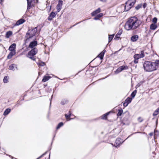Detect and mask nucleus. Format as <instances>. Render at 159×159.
I'll return each instance as SVG.
<instances>
[{
	"label": "nucleus",
	"instance_id": "1",
	"mask_svg": "<svg viewBox=\"0 0 159 159\" xmlns=\"http://www.w3.org/2000/svg\"><path fill=\"white\" fill-rule=\"evenodd\" d=\"M141 23V20L135 17H133L130 18L126 22L125 28L127 30H134L137 28Z\"/></svg>",
	"mask_w": 159,
	"mask_h": 159
},
{
	"label": "nucleus",
	"instance_id": "2",
	"mask_svg": "<svg viewBox=\"0 0 159 159\" xmlns=\"http://www.w3.org/2000/svg\"><path fill=\"white\" fill-rule=\"evenodd\" d=\"M144 70L147 72H151L156 70L154 63L152 62L146 61L143 64Z\"/></svg>",
	"mask_w": 159,
	"mask_h": 159
},
{
	"label": "nucleus",
	"instance_id": "3",
	"mask_svg": "<svg viewBox=\"0 0 159 159\" xmlns=\"http://www.w3.org/2000/svg\"><path fill=\"white\" fill-rule=\"evenodd\" d=\"M37 30L36 28L29 30L25 36V37L26 38V41H29L30 39L35 35L37 32Z\"/></svg>",
	"mask_w": 159,
	"mask_h": 159
},
{
	"label": "nucleus",
	"instance_id": "4",
	"mask_svg": "<svg viewBox=\"0 0 159 159\" xmlns=\"http://www.w3.org/2000/svg\"><path fill=\"white\" fill-rule=\"evenodd\" d=\"M136 0H128L125 6V11H127L130 9L135 4Z\"/></svg>",
	"mask_w": 159,
	"mask_h": 159
},
{
	"label": "nucleus",
	"instance_id": "5",
	"mask_svg": "<svg viewBox=\"0 0 159 159\" xmlns=\"http://www.w3.org/2000/svg\"><path fill=\"white\" fill-rule=\"evenodd\" d=\"M145 56L144 51H142L139 54H135L134 56V61L135 63H137L138 62V60L140 58L143 57Z\"/></svg>",
	"mask_w": 159,
	"mask_h": 159
},
{
	"label": "nucleus",
	"instance_id": "6",
	"mask_svg": "<svg viewBox=\"0 0 159 159\" xmlns=\"http://www.w3.org/2000/svg\"><path fill=\"white\" fill-rule=\"evenodd\" d=\"M37 49L36 48H34L28 52L27 57L32 60H34L35 59L33 56L37 53Z\"/></svg>",
	"mask_w": 159,
	"mask_h": 159
},
{
	"label": "nucleus",
	"instance_id": "7",
	"mask_svg": "<svg viewBox=\"0 0 159 159\" xmlns=\"http://www.w3.org/2000/svg\"><path fill=\"white\" fill-rule=\"evenodd\" d=\"M127 66H122L119 67L115 71V73L116 74H118L120 72L122 71L128 69Z\"/></svg>",
	"mask_w": 159,
	"mask_h": 159
},
{
	"label": "nucleus",
	"instance_id": "8",
	"mask_svg": "<svg viewBox=\"0 0 159 159\" xmlns=\"http://www.w3.org/2000/svg\"><path fill=\"white\" fill-rule=\"evenodd\" d=\"M62 5V1L61 0H59L58 3L56 7V9L57 13L59 12L61 10Z\"/></svg>",
	"mask_w": 159,
	"mask_h": 159
},
{
	"label": "nucleus",
	"instance_id": "9",
	"mask_svg": "<svg viewBox=\"0 0 159 159\" xmlns=\"http://www.w3.org/2000/svg\"><path fill=\"white\" fill-rule=\"evenodd\" d=\"M57 14V12H52L48 17V20L50 21L52 20Z\"/></svg>",
	"mask_w": 159,
	"mask_h": 159
},
{
	"label": "nucleus",
	"instance_id": "10",
	"mask_svg": "<svg viewBox=\"0 0 159 159\" xmlns=\"http://www.w3.org/2000/svg\"><path fill=\"white\" fill-rule=\"evenodd\" d=\"M37 44V42L36 41H34L31 42L29 45V47L31 48H34Z\"/></svg>",
	"mask_w": 159,
	"mask_h": 159
},
{
	"label": "nucleus",
	"instance_id": "11",
	"mask_svg": "<svg viewBox=\"0 0 159 159\" xmlns=\"http://www.w3.org/2000/svg\"><path fill=\"white\" fill-rule=\"evenodd\" d=\"M25 20L24 19H21L17 21L15 25L16 26L20 25L25 22Z\"/></svg>",
	"mask_w": 159,
	"mask_h": 159
},
{
	"label": "nucleus",
	"instance_id": "12",
	"mask_svg": "<svg viewBox=\"0 0 159 159\" xmlns=\"http://www.w3.org/2000/svg\"><path fill=\"white\" fill-rule=\"evenodd\" d=\"M16 44L15 43H13L10 46L9 50L10 51H16Z\"/></svg>",
	"mask_w": 159,
	"mask_h": 159
},
{
	"label": "nucleus",
	"instance_id": "13",
	"mask_svg": "<svg viewBox=\"0 0 159 159\" xmlns=\"http://www.w3.org/2000/svg\"><path fill=\"white\" fill-rule=\"evenodd\" d=\"M123 141L121 139L118 138H117L115 142L116 145V146H118L120 145V144H122L123 143Z\"/></svg>",
	"mask_w": 159,
	"mask_h": 159
},
{
	"label": "nucleus",
	"instance_id": "14",
	"mask_svg": "<svg viewBox=\"0 0 159 159\" xmlns=\"http://www.w3.org/2000/svg\"><path fill=\"white\" fill-rule=\"evenodd\" d=\"M13 34V32L11 31H9L7 32L5 34V37L6 38H9L10 37L12 36Z\"/></svg>",
	"mask_w": 159,
	"mask_h": 159
},
{
	"label": "nucleus",
	"instance_id": "15",
	"mask_svg": "<svg viewBox=\"0 0 159 159\" xmlns=\"http://www.w3.org/2000/svg\"><path fill=\"white\" fill-rule=\"evenodd\" d=\"M16 69H17L16 65L15 64H12L9 66V70H11L13 71L15 70Z\"/></svg>",
	"mask_w": 159,
	"mask_h": 159
},
{
	"label": "nucleus",
	"instance_id": "16",
	"mask_svg": "<svg viewBox=\"0 0 159 159\" xmlns=\"http://www.w3.org/2000/svg\"><path fill=\"white\" fill-rule=\"evenodd\" d=\"M11 52L7 56V58L8 59H11L12 58V57L14 56L16 53V51H10Z\"/></svg>",
	"mask_w": 159,
	"mask_h": 159
},
{
	"label": "nucleus",
	"instance_id": "17",
	"mask_svg": "<svg viewBox=\"0 0 159 159\" xmlns=\"http://www.w3.org/2000/svg\"><path fill=\"white\" fill-rule=\"evenodd\" d=\"M101 11V9L100 8H98L95 11H93L91 13V15L92 16H95L98 13L100 12Z\"/></svg>",
	"mask_w": 159,
	"mask_h": 159
},
{
	"label": "nucleus",
	"instance_id": "18",
	"mask_svg": "<svg viewBox=\"0 0 159 159\" xmlns=\"http://www.w3.org/2000/svg\"><path fill=\"white\" fill-rule=\"evenodd\" d=\"M139 36L137 35H134L131 37V40L133 42H135L137 40Z\"/></svg>",
	"mask_w": 159,
	"mask_h": 159
},
{
	"label": "nucleus",
	"instance_id": "19",
	"mask_svg": "<svg viewBox=\"0 0 159 159\" xmlns=\"http://www.w3.org/2000/svg\"><path fill=\"white\" fill-rule=\"evenodd\" d=\"M106 52V50H104L102 52L100 53L99 55L98 56L101 59H102L103 58V56H104V54Z\"/></svg>",
	"mask_w": 159,
	"mask_h": 159
},
{
	"label": "nucleus",
	"instance_id": "20",
	"mask_svg": "<svg viewBox=\"0 0 159 159\" xmlns=\"http://www.w3.org/2000/svg\"><path fill=\"white\" fill-rule=\"evenodd\" d=\"M122 31L121 30H120L118 33L116 35V36L114 39H119L120 35L122 33Z\"/></svg>",
	"mask_w": 159,
	"mask_h": 159
},
{
	"label": "nucleus",
	"instance_id": "21",
	"mask_svg": "<svg viewBox=\"0 0 159 159\" xmlns=\"http://www.w3.org/2000/svg\"><path fill=\"white\" fill-rule=\"evenodd\" d=\"M51 78V77L49 76H44L42 80V81L45 82L48 81Z\"/></svg>",
	"mask_w": 159,
	"mask_h": 159
},
{
	"label": "nucleus",
	"instance_id": "22",
	"mask_svg": "<svg viewBox=\"0 0 159 159\" xmlns=\"http://www.w3.org/2000/svg\"><path fill=\"white\" fill-rule=\"evenodd\" d=\"M11 109L9 108H7L6 109L5 111H4L3 115L4 116H6L11 111Z\"/></svg>",
	"mask_w": 159,
	"mask_h": 159
},
{
	"label": "nucleus",
	"instance_id": "23",
	"mask_svg": "<svg viewBox=\"0 0 159 159\" xmlns=\"http://www.w3.org/2000/svg\"><path fill=\"white\" fill-rule=\"evenodd\" d=\"M157 27V25L155 24H152L150 25V28L151 30H154Z\"/></svg>",
	"mask_w": 159,
	"mask_h": 159
},
{
	"label": "nucleus",
	"instance_id": "24",
	"mask_svg": "<svg viewBox=\"0 0 159 159\" xmlns=\"http://www.w3.org/2000/svg\"><path fill=\"white\" fill-rule=\"evenodd\" d=\"M71 114V113L70 112V111H69V114L68 115L67 114H66L65 115V117L66 119V120L67 121H69L70 120V116Z\"/></svg>",
	"mask_w": 159,
	"mask_h": 159
},
{
	"label": "nucleus",
	"instance_id": "25",
	"mask_svg": "<svg viewBox=\"0 0 159 159\" xmlns=\"http://www.w3.org/2000/svg\"><path fill=\"white\" fill-rule=\"evenodd\" d=\"M110 112H107L102 116L101 118L102 119H106L107 118V116L109 115Z\"/></svg>",
	"mask_w": 159,
	"mask_h": 159
},
{
	"label": "nucleus",
	"instance_id": "26",
	"mask_svg": "<svg viewBox=\"0 0 159 159\" xmlns=\"http://www.w3.org/2000/svg\"><path fill=\"white\" fill-rule=\"evenodd\" d=\"M152 63H154L155 65V67H156V70L158 66L159 65V60H157L155 61V62H152Z\"/></svg>",
	"mask_w": 159,
	"mask_h": 159
},
{
	"label": "nucleus",
	"instance_id": "27",
	"mask_svg": "<svg viewBox=\"0 0 159 159\" xmlns=\"http://www.w3.org/2000/svg\"><path fill=\"white\" fill-rule=\"evenodd\" d=\"M159 113V107L157 108L153 113V116H157Z\"/></svg>",
	"mask_w": 159,
	"mask_h": 159
},
{
	"label": "nucleus",
	"instance_id": "28",
	"mask_svg": "<svg viewBox=\"0 0 159 159\" xmlns=\"http://www.w3.org/2000/svg\"><path fill=\"white\" fill-rule=\"evenodd\" d=\"M114 34L112 35H109V42H110L112 40L114 37Z\"/></svg>",
	"mask_w": 159,
	"mask_h": 159
},
{
	"label": "nucleus",
	"instance_id": "29",
	"mask_svg": "<svg viewBox=\"0 0 159 159\" xmlns=\"http://www.w3.org/2000/svg\"><path fill=\"white\" fill-rule=\"evenodd\" d=\"M132 99L130 98H128L125 100V101L127 102L128 104L131 102Z\"/></svg>",
	"mask_w": 159,
	"mask_h": 159
},
{
	"label": "nucleus",
	"instance_id": "30",
	"mask_svg": "<svg viewBox=\"0 0 159 159\" xmlns=\"http://www.w3.org/2000/svg\"><path fill=\"white\" fill-rule=\"evenodd\" d=\"M3 82L4 83H7L8 82V77L7 76L4 77L3 80Z\"/></svg>",
	"mask_w": 159,
	"mask_h": 159
},
{
	"label": "nucleus",
	"instance_id": "31",
	"mask_svg": "<svg viewBox=\"0 0 159 159\" xmlns=\"http://www.w3.org/2000/svg\"><path fill=\"white\" fill-rule=\"evenodd\" d=\"M122 112H123V110L122 109L119 110L118 111V112L117 113V116H120L121 115Z\"/></svg>",
	"mask_w": 159,
	"mask_h": 159
},
{
	"label": "nucleus",
	"instance_id": "32",
	"mask_svg": "<svg viewBox=\"0 0 159 159\" xmlns=\"http://www.w3.org/2000/svg\"><path fill=\"white\" fill-rule=\"evenodd\" d=\"M63 125V124L62 122L60 123L58 125L57 127V129H59L60 127L62 126Z\"/></svg>",
	"mask_w": 159,
	"mask_h": 159
},
{
	"label": "nucleus",
	"instance_id": "33",
	"mask_svg": "<svg viewBox=\"0 0 159 159\" xmlns=\"http://www.w3.org/2000/svg\"><path fill=\"white\" fill-rule=\"evenodd\" d=\"M136 93V91L135 90L134 91H133L131 94V96L132 98H134Z\"/></svg>",
	"mask_w": 159,
	"mask_h": 159
},
{
	"label": "nucleus",
	"instance_id": "34",
	"mask_svg": "<svg viewBox=\"0 0 159 159\" xmlns=\"http://www.w3.org/2000/svg\"><path fill=\"white\" fill-rule=\"evenodd\" d=\"M38 64L41 66H43L44 65L45 63L43 62H39L38 63Z\"/></svg>",
	"mask_w": 159,
	"mask_h": 159
},
{
	"label": "nucleus",
	"instance_id": "35",
	"mask_svg": "<svg viewBox=\"0 0 159 159\" xmlns=\"http://www.w3.org/2000/svg\"><path fill=\"white\" fill-rule=\"evenodd\" d=\"M157 19L156 17L154 18L152 20V22L154 23V24H156L157 23Z\"/></svg>",
	"mask_w": 159,
	"mask_h": 159
},
{
	"label": "nucleus",
	"instance_id": "36",
	"mask_svg": "<svg viewBox=\"0 0 159 159\" xmlns=\"http://www.w3.org/2000/svg\"><path fill=\"white\" fill-rule=\"evenodd\" d=\"M103 16V14L102 13H100L98 15H97V17L98 18H100Z\"/></svg>",
	"mask_w": 159,
	"mask_h": 159
},
{
	"label": "nucleus",
	"instance_id": "37",
	"mask_svg": "<svg viewBox=\"0 0 159 159\" xmlns=\"http://www.w3.org/2000/svg\"><path fill=\"white\" fill-rule=\"evenodd\" d=\"M157 133H158V132L156 130L154 131V138L155 139L157 137Z\"/></svg>",
	"mask_w": 159,
	"mask_h": 159
},
{
	"label": "nucleus",
	"instance_id": "38",
	"mask_svg": "<svg viewBox=\"0 0 159 159\" xmlns=\"http://www.w3.org/2000/svg\"><path fill=\"white\" fill-rule=\"evenodd\" d=\"M128 104H129L127 102H126L125 101V102L124 103L123 105L124 106L126 107L128 105Z\"/></svg>",
	"mask_w": 159,
	"mask_h": 159
},
{
	"label": "nucleus",
	"instance_id": "39",
	"mask_svg": "<svg viewBox=\"0 0 159 159\" xmlns=\"http://www.w3.org/2000/svg\"><path fill=\"white\" fill-rule=\"evenodd\" d=\"M141 7V5H139L135 7V8L136 9L138 10Z\"/></svg>",
	"mask_w": 159,
	"mask_h": 159
},
{
	"label": "nucleus",
	"instance_id": "40",
	"mask_svg": "<svg viewBox=\"0 0 159 159\" xmlns=\"http://www.w3.org/2000/svg\"><path fill=\"white\" fill-rule=\"evenodd\" d=\"M27 3H28V6L30 4L31 2V1L32 0H27Z\"/></svg>",
	"mask_w": 159,
	"mask_h": 159
},
{
	"label": "nucleus",
	"instance_id": "41",
	"mask_svg": "<svg viewBox=\"0 0 159 159\" xmlns=\"http://www.w3.org/2000/svg\"><path fill=\"white\" fill-rule=\"evenodd\" d=\"M138 120L139 122H141L143 121V119L141 117H139L138 118Z\"/></svg>",
	"mask_w": 159,
	"mask_h": 159
},
{
	"label": "nucleus",
	"instance_id": "42",
	"mask_svg": "<svg viewBox=\"0 0 159 159\" xmlns=\"http://www.w3.org/2000/svg\"><path fill=\"white\" fill-rule=\"evenodd\" d=\"M141 83H139L138 84H137V85H136V87L138 88V87H139L141 85Z\"/></svg>",
	"mask_w": 159,
	"mask_h": 159
},
{
	"label": "nucleus",
	"instance_id": "43",
	"mask_svg": "<svg viewBox=\"0 0 159 159\" xmlns=\"http://www.w3.org/2000/svg\"><path fill=\"white\" fill-rule=\"evenodd\" d=\"M146 6H147L146 4L145 3H144L143 4V8H145V7H146Z\"/></svg>",
	"mask_w": 159,
	"mask_h": 159
},
{
	"label": "nucleus",
	"instance_id": "44",
	"mask_svg": "<svg viewBox=\"0 0 159 159\" xmlns=\"http://www.w3.org/2000/svg\"><path fill=\"white\" fill-rule=\"evenodd\" d=\"M98 18H98V17H97V16L96 17H95V18H94V20H98Z\"/></svg>",
	"mask_w": 159,
	"mask_h": 159
},
{
	"label": "nucleus",
	"instance_id": "45",
	"mask_svg": "<svg viewBox=\"0 0 159 159\" xmlns=\"http://www.w3.org/2000/svg\"><path fill=\"white\" fill-rule=\"evenodd\" d=\"M107 0H100L101 1L103 2H106Z\"/></svg>",
	"mask_w": 159,
	"mask_h": 159
},
{
	"label": "nucleus",
	"instance_id": "46",
	"mask_svg": "<svg viewBox=\"0 0 159 159\" xmlns=\"http://www.w3.org/2000/svg\"><path fill=\"white\" fill-rule=\"evenodd\" d=\"M153 134V133H150L149 134V135L151 136H152Z\"/></svg>",
	"mask_w": 159,
	"mask_h": 159
},
{
	"label": "nucleus",
	"instance_id": "47",
	"mask_svg": "<svg viewBox=\"0 0 159 159\" xmlns=\"http://www.w3.org/2000/svg\"><path fill=\"white\" fill-rule=\"evenodd\" d=\"M51 6H50V10H51Z\"/></svg>",
	"mask_w": 159,
	"mask_h": 159
},
{
	"label": "nucleus",
	"instance_id": "48",
	"mask_svg": "<svg viewBox=\"0 0 159 159\" xmlns=\"http://www.w3.org/2000/svg\"><path fill=\"white\" fill-rule=\"evenodd\" d=\"M61 103L62 104H63V103H62V102H61Z\"/></svg>",
	"mask_w": 159,
	"mask_h": 159
}]
</instances>
